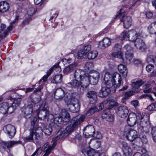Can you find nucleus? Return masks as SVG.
<instances>
[{
    "mask_svg": "<svg viewBox=\"0 0 156 156\" xmlns=\"http://www.w3.org/2000/svg\"><path fill=\"white\" fill-rule=\"evenodd\" d=\"M85 117V115H82L79 118L74 117L71 120L69 121L64 131H63L61 130L58 131L56 134V137L53 138V139L57 140L66 137L78 128L81 123L83 121Z\"/></svg>",
    "mask_w": 156,
    "mask_h": 156,
    "instance_id": "1",
    "label": "nucleus"
},
{
    "mask_svg": "<svg viewBox=\"0 0 156 156\" xmlns=\"http://www.w3.org/2000/svg\"><path fill=\"white\" fill-rule=\"evenodd\" d=\"M131 84L133 90L128 91L126 92L125 94V97L122 98V100H125L128 99L129 97L134 94L135 92H138L140 90V86L144 83V82L142 80L136 79L132 80Z\"/></svg>",
    "mask_w": 156,
    "mask_h": 156,
    "instance_id": "2",
    "label": "nucleus"
},
{
    "mask_svg": "<svg viewBox=\"0 0 156 156\" xmlns=\"http://www.w3.org/2000/svg\"><path fill=\"white\" fill-rule=\"evenodd\" d=\"M111 75L108 74H105L103 80L104 81V85L105 86L102 87L99 91V94L101 97H106L111 92V88L113 87V84L111 82L108 81Z\"/></svg>",
    "mask_w": 156,
    "mask_h": 156,
    "instance_id": "3",
    "label": "nucleus"
},
{
    "mask_svg": "<svg viewBox=\"0 0 156 156\" xmlns=\"http://www.w3.org/2000/svg\"><path fill=\"white\" fill-rule=\"evenodd\" d=\"M56 137V136L52 138L53 140H54L52 144L50 145L49 143L47 142L45 143L42 147V151L44 153V154L43 156H48L49 154L51 153L52 151L55 148L56 144V141L58 140H56L53 139V138Z\"/></svg>",
    "mask_w": 156,
    "mask_h": 156,
    "instance_id": "4",
    "label": "nucleus"
},
{
    "mask_svg": "<svg viewBox=\"0 0 156 156\" xmlns=\"http://www.w3.org/2000/svg\"><path fill=\"white\" fill-rule=\"evenodd\" d=\"M105 74L111 75V76H109L110 78L108 80L111 82L113 84V86H114L115 87H117L120 86L122 80L121 75L119 73H115L112 76L108 73H106Z\"/></svg>",
    "mask_w": 156,
    "mask_h": 156,
    "instance_id": "5",
    "label": "nucleus"
},
{
    "mask_svg": "<svg viewBox=\"0 0 156 156\" xmlns=\"http://www.w3.org/2000/svg\"><path fill=\"white\" fill-rule=\"evenodd\" d=\"M68 107L72 112H77L80 108L78 100L76 98L72 99L70 103L68 104Z\"/></svg>",
    "mask_w": 156,
    "mask_h": 156,
    "instance_id": "6",
    "label": "nucleus"
},
{
    "mask_svg": "<svg viewBox=\"0 0 156 156\" xmlns=\"http://www.w3.org/2000/svg\"><path fill=\"white\" fill-rule=\"evenodd\" d=\"M3 130L10 138L13 137L16 133V130L14 126L10 124L5 126L3 128Z\"/></svg>",
    "mask_w": 156,
    "mask_h": 156,
    "instance_id": "7",
    "label": "nucleus"
},
{
    "mask_svg": "<svg viewBox=\"0 0 156 156\" xmlns=\"http://www.w3.org/2000/svg\"><path fill=\"white\" fill-rule=\"evenodd\" d=\"M90 76L87 74H85L80 80L81 87L82 89L87 88L90 83Z\"/></svg>",
    "mask_w": 156,
    "mask_h": 156,
    "instance_id": "8",
    "label": "nucleus"
},
{
    "mask_svg": "<svg viewBox=\"0 0 156 156\" xmlns=\"http://www.w3.org/2000/svg\"><path fill=\"white\" fill-rule=\"evenodd\" d=\"M33 105L30 104L27 107H23L22 108V111L23 113L24 116L27 118H30L31 116L33 111Z\"/></svg>",
    "mask_w": 156,
    "mask_h": 156,
    "instance_id": "9",
    "label": "nucleus"
},
{
    "mask_svg": "<svg viewBox=\"0 0 156 156\" xmlns=\"http://www.w3.org/2000/svg\"><path fill=\"white\" fill-rule=\"evenodd\" d=\"M141 36V34L137 33L134 30H129L127 33V38L129 40L133 42H135L137 38Z\"/></svg>",
    "mask_w": 156,
    "mask_h": 156,
    "instance_id": "10",
    "label": "nucleus"
},
{
    "mask_svg": "<svg viewBox=\"0 0 156 156\" xmlns=\"http://www.w3.org/2000/svg\"><path fill=\"white\" fill-rule=\"evenodd\" d=\"M129 111L127 108L125 106H121L117 108L116 113L121 118H125L128 115Z\"/></svg>",
    "mask_w": 156,
    "mask_h": 156,
    "instance_id": "11",
    "label": "nucleus"
},
{
    "mask_svg": "<svg viewBox=\"0 0 156 156\" xmlns=\"http://www.w3.org/2000/svg\"><path fill=\"white\" fill-rule=\"evenodd\" d=\"M61 117H58L54 118V122L55 123L59 124L62 121V119L66 118L69 120L70 119V115L69 113L66 111L64 110L62 111L61 113Z\"/></svg>",
    "mask_w": 156,
    "mask_h": 156,
    "instance_id": "12",
    "label": "nucleus"
},
{
    "mask_svg": "<svg viewBox=\"0 0 156 156\" xmlns=\"http://www.w3.org/2000/svg\"><path fill=\"white\" fill-rule=\"evenodd\" d=\"M37 115L39 119L41 120H44L47 118L48 119H50L51 118H52L53 115L50 113V112H45L41 110L37 113Z\"/></svg>",
    "mask_w": 156,
    "mask_h": 156,
    "instance_id": "13",
    "label": "nucleus"
},
{
    "mask_svg": "<svg viewBox=\"0 0 156 156\" xmlns=\"http://www.w3.org/2000/svg\"><path fill=\"white\" fill-rule=\"evenodd\" d=\"M69 84L72 87L77 89V92L79 94H81L84 92L83 89L80 88V81H79L78 80L76 79L73 80L69 83Z\"/></svg>",
    "mask_w": 156,
    "mask_h": 156,
    "instance_id": "14",
    "label": "nucleus"
},
{
    "mask_svg": "<svg viewBox=\"0 0 156 156\" xmlns=\"http://www.w3.org/2000/svg\"><path fill=\"white\" fill-rule=\"evenodd\" d=\"M126 137L128 140L132 141L137 138V133L133 129L129 130L126 133Z\"/></svg>",
    "mask_w": 156,
    "mask_h": 156,
    "instance_id": "15",
    "label": "nucleus"
},
{
    "mask_svg": "<svg viewBox=\"0 0 156 156\" xmlns=\"http://www.w3.org/2000/svg\"><path fill=\"white\" fill-rule=\"evenodd\" d=\"M127 121L128 124L129 126H134L136 124V122L137 121L136 119L135 113H129Z\"/></svg>",
    "mask_w": 156,
    "mask_h": 156,
    "instance_id": "16",
    "label": "nucleus"
},
{
    "mask_svg": "<svg viewBox=\"0 0 156 156\" xmlns=\"http://www.w3.org/2000/svg\"><path fill=\"white\" fill-rule=\"evenodd\" d=\"M125 48L127 50L125 53L126 58L128 59L129 61L130 62L133 57L132 48L129 44H126L125 46Z\"/></svg>",
    "mask_w": 156,
    "mask_h": 156,
    "instance_id": "17",
    "label": "nucleus"
},
{
    "mask_svg": "<svg viewBox=\"0 0 156 156\" xmlns=\"http://www.w3.org/2000/svg\"><path fill=\"white\" fill-rule=\"evenodd\" d=\"M31 130H33L34 135V138L36 140H38L41 136L43 134V131L41 128L40 127H35L33 126V128H30Z\"/></svg>",
    "mask_w": 156,
    "mask_h": 156,
    "instance_id": "18",
    "label": "nucleus"
},
{
    "mask_svg": "<svg viewBox=\"0 0 156 156\" xmlns=\"http://www.w3.org/2000/svg\"><path fill=\"white\" fill-rule=\"evenodd\" d=\"M94 133V127L91 125L86 126L83 129V134L86 136H93Z\"/></svg>",
    "mask_w": 156,
    "mask_h": 156,
    "instance_id": "19",
    "label": "nucleus"
},
{
    "mask_svg": "<svg viewBox=\"0 0 156 156\" xmlns=\"http://www.w3.org/2000/svg\"><path fill=\"white\" fill-rule=\"evenodd\" d=\"M111 44L110 39L108 37L105 38L99 43V47L100 48L104 49L108 47Z\"/></svg>",
    "mask_w": 156,
    "mask_h": 156,
    "instance_id": "20",
    "label": "nucleus"
},
{
    "mask_svg": "<svg viewBox=\"0 0 156 156\" xmlns=\"http://www.w3.org/2000/svg\"><path fill=\"white\" fill-rule=\"evenodd\" d=\"M120 20L123 22V26L126 29L129 28L131 25L132 20L131 16H124Z\"/></svg>",
    "mask_w": 156,
    "mask_h": 156,
    "instance_id": "21",
    "label": "nucleus"
},
{
    "mask_svg": "<svg viewBox=\"0 0 156 156\" xmlns=\"http://www.w3.org/2000/svg\"><path fill=\"white\" fill-rule=\"evenodd\" d=\"M87 96L90 99V101L94 103L96 102L97 101V93L94 91L90 90L87 92L86 94Z\"/></svg>",
    "mask_w": 156,
    "mask_h": 156,
    "instance_id": "22",
    "label": "nucleus"
},
{
    "mask_svg": "<svg viewBox=\"0 0 156 156\" xmlns=\"http://www.w3.org/2000/svg\"><path fill=\"white\" fill-rule=\"evenodd\" d=\"M100 74L98 72L95 71L93 72L91 76V78H90V81L92 84H96L99 79Z\"/></svg>",
    "mask_w": 156,
    "mask_h": 156,
    "instance_id": "23",
    "label": "nucleus"
},
{
    "mask_svg": "<svg viewBox=\"0 0 156 156\" xmlns=\"http://www.w3.org/2000/svg\"><path fill=\"white\" fill-rule=\"evenodd\" d=\"M135 42V45L137 48H139L140 50H144L145 43L142 39L138 37Z\"/></svg>",
    "mask_w": 156,
    "mask_h": 156,
    "instance_id": "24",
    "label": "nucleus"
},
{
    "mask_svg": "<svg viewBox=\"0 0 156 156\" xmlns=\"http://www.w3.org/2000/svg\"><path fill=\"white\" fill-rule=\"evenodd\" d=\"M54 94L55 98L57 99H62L64 96V91L62 89H57Z\"/></svg>",
    "mask_w": 156,
    "mask_h": 156,
    "instance_id": "25",
    "label": "nucleus"
},
{
    "mask_svg": "<svg viewBox=\"0 0 156 156\" xmlns=\"http://www.w3.org/2000/svg\"><path fill=\"white\" fill-rule=\"evenodd\" d=\"M9 107V104L8 102H3L0 103V112L4 114L7 113Z\"/></svg>",
    "mask_w": 156,
    "mask_h": 156,
    "instance_id": "26",
    "label": "nucleus"
},
{
    "mask_svg": "<svg viewBox=\"0 0 156 156\" xmlns=\"http://www.w3.org/2000/svg\"><path fill=\"white\" fill-rule=\"evenodd\" d=\"M9 8V5L7 2L3 1L0 2V12H6L8 10Z\"/></svg>",
    "mask_w": 156,
    "mask_h": 156,
    "instance_id": "27",
    "label": "nucleus"
},
{
    "mask_svg": "<svg viewBox=\"0 0 156 156\" xmlns=\"http://www.w3.org/2000/svg\"><path fill=\"white\" fill-rule=\"evenodd\" d=\"M77 66V63H74L67 66L63 70L64 73L67 74L75 69Z\"/></svg>",
    "mask_w": 156,
    "mask_h": 156,
    "instance_id": "28",
    "label": "nucleus"
},
{
    "mask_svg": "<svg viewBox=\"0 0 156 156\" xmlns=\"http://www.w3.org/2000/svg\"><path fill=\"white\" fill-rule=\"evenodd\" d=\"M84 74L83 71L81 70H76L74 73V77L75 79L80 80Z\"/></svg>",
    "mask_w": 156,
    "mask_h": 156,
    "instance_id": "29",
    "label": "nucleus"
},
{
    "mask_svg": "<svg viewBox=\"0 0 156 156\" xmlns=\"http://www.w3.org/2000/svg\"><path fill=\"white\" fill-rule=\"evenodd\" d=\"M62 75L61 74H57L54 76L51 80V82L53 83L57 84L61 83L62 80Z\"/></svg>",
    "mask_w": 156,
    "mask_h": 156,
    "instance_id": "30",
    "label": "nucleus"
},
{
    "mask_svg": "<svg viewBox=\"0 0 156 156\" xmlns=\"http://www.w3.org/2000/svg\"><path fill=\"white\" fill-rule=\"evenodd\" d=\"M118 69L124 77L126 76L128 73L126 68L123 65L120 64L118 66Z\"/></svg>",
    "mask_w": 156,
    "mask_h": 156,
    "instance_id": "31",
    "label": "nucleus"
},
{
    "mask_svg": "<svg viewBox=\"0 0 156 156\" xmlns=\"http://www.w3.org/2000/svg\"><path fill=\"white\" fill-rule=\"evenodd\" d=\"M122 149L125 154H128L129 156L130 155L131 150L128 144L126 142H123L122 144Z\"/></svg>",
    "mask_w": 156,
    "mask_h": 156,
    "instance_id": "32",
    "label": "nucleus"
},
{
    "mask_svg": "<svg viewBox=\"0 0 156 156\" xmlns=\"http://www.w3.org/2000/svg\"><path fill=\"white\" fill-rule=\"evenodd\" d=\"M59 67L58 64H57L54 66L52 68L49 69L47 71L46 75H44L42 78L44 82L46 81L48 77L50 75L54 69Z\"/></svg>",
    "mask_w": 156,
    "mask_h": 156,
    "instance_id": "33",
    "label": "nucleus"
},
{
    "mask_svg": "<svg viewBox=\"0 0 156 156\" xmlns=\"http://www.w3.org/2000/svg\"><path fill=\"white\" fill-rule=\"evenodd\" d=\"M148 29L151 34L156 35V22L152 23L148 27Z\"/></svg>",
    "mask_w": 156,
    "mask_h": 156,
    "instance_id": "34",
    "label": "nucleus"
},
{
    "mask_svg": "<svg viewBox=\"0 0 156 156\" xmlns=\"http://www.w3.org/2000/svg\"><path fill=\"white\" fill-rule=\"evenodd\" d=\"M10 98L11 100H12V101H13L12 100H13V101L12 104V106L13 107H14L15 109H16V107H18L20 105L21 102V98H17L13 99L11 97H10Z\"/></svg>",
    "mask_w": 156,
    "mask_h": 156,
    "instance_id": "35",
    "label": "nucleus"
},
{
    "mask_svg": "<svg viewBox=\"0 0 156 156\" xmlns=\"http://www.w3.org/2000/svg\"><path fill=\"white\" fill-rule=\"evenodd\" d=\"M34 135L33 130H30L29 135L24 138V140L25 142L32 141L33 140V136Z\"/></svg>",
    "mask_w": 156,
    "mask_h": 156,
    "instance_id": "36",
    "label": "nucleus"
},
{
    "mask_svg": "<svg viewBox=\"0 0 156 156\" xmlns=\"http://www.w3.org/2000/svg\"><path fill=\"white\" fill-rule=\"evenodd\" d=\"M98 54V53L96 51H90L88 54L87 57L89 59H93L97 56Z\"/></svg>",
    "mask_w": 156,
    "mask_h": 156,
    "instance_id": "37",
    "label": "nucleus"
},
{
    "mask_svg": "<svg viewBox=\"0 0 156 156\" xmlns=\"http://www.w3.org/2000/svg\"><path fill=\"white\" fill-rule=\"evenodd\" d=\"M112 55L114 57L117 58L121 59L122 58L123 54L121 51H117L112 53Z\"/></svg>",
    "mask_w": 156,
    "mask_h": 156,
    "instance_id": "38",
    "label": "nucleus"
},
{
    "mask_svg": "<svg viewBox=\"0 0 156 156\" xmlns=\"http://www.w3.org/2000/svg\"><path fill=\"white\" fill-rule=\"evenodd\" d=\"M44 132L47 135H50L52 132V127L51 125L46 126L44 128Z\"/></svg>",
    "mask_w": 156,
    "mask_h": 156,
    "instance_id": "39",
    "label": "nucleus"
},
{
    "mask_svg": "<svg viewBox=\"0 0 156 156\" xmlns=\"http://www.w3.org/2000/svg\"><path fill=\"white\" fill-rule=\"evenodd\" d=\"M41 110L45 111V112H50L49 108L48 105L45 103H44L40 106Z\"/></svg>",
    "mask_w": 156,
    "mask_h": 156,
    "instance_id": "40",
    "label": "nucleus"
},
{
    "mask_svg": "<svg viewBox=\"0 0 156 156\" xmlns=\"http://www.w3.org/2000/svg\"><path fill=\"white\" fill-rule=\"evenodd\" d=\"M151 85L149 83H147L143 86V91L144 93H149L151 90V88H150Z\"/></svg>",
    "mask_w": 156,
    "mask_h": 156,
    "instance_id": "41",
    "label": "nucleus"
},
{
    "mask_svg": "<svg viewBox=\"0 0 156 156\" xmlns=\"http://www.w3.org/2000/svg\"><path fill=\"white\" fill-rule=\"evenodd\" d=\"M97 111H98V108L95 107L90 108L87 111L86 114L88 115H90L94 114L95 112Z\"/></svg>",
    "mask_w": 156,
    "mask_h": 156,
    "instance_id": "42",
    "label": "nucleus"
},
{
    "mask_svg": "<svg viewBox=\"0 0 156 156\" xmlns=\"http://www.w3.org/2000/svg\"><path fill=\"white\" fill-rule=\"evenodd\" d=\"M20 141H12L8 142V148H11L14 145H16L21 143Z\"/></svg>",
    "mask_w": 156,
    "mask_h": 156,
    "instance_id": "43",
    "label": "nucleus"
},
{
    "mask_svg": "<svg viewBox=\"0 0 156 156\" xmlns=\"http://www.w3.org/2000/svg\"><path fill=\"white\" fill-rule=\"evenodd\" d=\"M86 54V52H85L84 51H83V50H81L78 52L76 55V57L78 59H80L83 57V56L85 55Z\"/></svg>",
    "mask_w": 156,
    "mask_h": 156,
    "instance_id": "44",
    "label": "nucleus"
},
{
    "mask_svg": "<svg viewBox=\"0 0 156 156\" xmlns=\"http://www.w3.org/2000/svg\"><path fill=\"white\" fill-rule=\"evenodd\" d=\"M88 156H100L99 153L95 152L94 150H90L87 153Z\"/></svg>",
    "mask_w": 156,
    "mask_h": 156,
    "instance_id": "45",
    "label": "nucleus"
},
{
    "mask_svg": "<svg viewBox=\"0 0 156 156\" xmlns=\"http://www.w3.org/2000/svg\"><path fill=\"white\" fill-rule=\"evenodd\" d=\"M151 134L153 140L156 142V127H153L151 128Z\"/></svg>",
    "mask_w": 156,
    "mask_h": 156,
    "instance_id": "46",
    "label": "nucleus"
},
{
    "mask_svg": "<svg viewBox=\"0 0 156 156\" xmlns=\"http://www.w3.org/2000/svg\"><path fill=\"white\" fill-rule=\"evenodd\" d=\"M124 12H125L124 10L122 9H121L119 12L116 16V18H117L119 17L120 20H121L123 19V17L125 16L123 14Z\"/></svg>",
    "mask_w": 156,
    "mask_h": 156,
    "instance_id": "47",
    "label": "nucleus"
},
{
    "mask_svg": "<svg viewBox=\"0 0 156 156\" xmlns=\"http://www.w3.org/2000/svg\"><path fill=\"white\" fill-rule=\"evenodd\" d=\"M36 9L32 7H30L28 9L27 13L28 15L30 16H32L36 12Z\"/></svg>",
    "mask_w": 156,
    "mask_h": 156,
    "instance_id": "48",
    "label": "nucleus"
},
{
    "mask_svg": "<svg viewBox=\"0 0 156 156\" xmlns=\"http://www.w3.org/2000/svg\"><path fill=\"white\" fill-rule=\"evenodd\" d=\"M147 109L149 111H156V102L153 103L149 105Z\"/></svg>",
    "mask_w": 156,
    "mask_h": 156,
    "instance_id": "49",
    "label": "nucleus"
},
{
    "mask_svg": "<svg viewBox=\"0 0 156 156\" xmlns=\"http://www.w3.org/2000/svg\"><path fill=\"white\" fill-rule=\"evenodd\" d=\"M136 115V119L138 121V120H142L143 118V116L142 115V113L141 112H136V113L135 114Z\"/></svg>",
    "mask_w": 156,
    "mask_h": 156,
    "instance_id": "50",
    "label": "nucleus"
},
{
    "mask_svg": "<svg viewBox=\"0 0 156 156\" xmlns=\"http://www.w3.org/2000/svg\"><path fill=\"white\" fill-rule=\"evenodd\" d=\"M121 45L119 43L115 44L114 47V49L115 51H121Z\"/></svg>",
    "mask_w": 156,
    "mask_h": 156,
    "instance_id": "51",
    "label": "nucleus"
},
{
    "mask_svg": "<svg viewBox=\"0 0 156 156\" xmlns=\"http://www.w3.org/2000/svg\"><path fill=\"white\" fill-rule=\"evenodd\" d=\"M139 141H141L142 143L146 144L147 142V140L145 136H144L138 139Z\"/></svg>",
    "mask_w": 156,
    "mask_h": 156,
    "instance_id": "52",
    "label": "nucleus"
},
{
    "mask_svg": "<svg viewBox=\"0 0 156 156\" xmlns=\"http://www.w3.org/2000/svg\"><path fill=\"white\" fill-rule=\"evenodd\" d=\"M118 104V103L115 101H111L109 103L108 108L109 109L112 108L117 106Z\"/></svg>",
    "mask_w": 156,
    "mask_h": 156,
    "instance_id": "53",
    "label": "nucleus"
},
{
    "mask_svg": "<svg viewBox=\"0 0 156 156\" xmlns=\"http://www.w3.org/2000/svg\"><path fill=\"white\" fill-rule=\"evenodd\" d=\"M127 37V33L126 31H123L122 32L120 36V37L122 40H123Z\"/></svg>",
    "mask_w": 156,
    "mask_h": 156,
    "instance_id": "54",
    "label": "nucleus"
},
{
    "mask_svg": "<svg viewBox=\"0 0 156 156\" xmlns=\"http://www.w3.org/2000/svg\"><path fill=\"white\" fill-rule=\"evenodd\" d=\"M154 56L153 55H150L147 59V61L148 63H153L154 59Z\"/></svg>",
    "mask_w": 156,
    "mask_h": 156,
    "instance_id": "55",
    "label": "nucleus"
},
{
    "mask_svg": "<svg viewBox=\"0 0 156 156\" xmlns=\"http://www.w3.org/2000/svg\"><path fill=\"white\" fill-rule=\"evenodd\" d=\"M133 63L134 64L138 66H142L141 61L139 59H135L134 60Z\"/></svg>",
    "mask_w": 156,
    "mask_h": 156,
    "instance_id": "56",
    "label": "nucleus"
},
{
    "mask_svg": "<svg viewBox=\"0 0 156 156\" xmlns=\"http://www.w3.org/2000/svg\"><path fill=\"white\" fill-rule=\"evenodd\" d=\"M131 104L135 108H136L139 105V101L137 100H133L131 102Z\"/></svg>",
    "mask_w": 156,
    "mask_h": 156,
    "instance_id": "57",
    "label": "nucleus"
},
{
    "mask_svg": "<svg viewBox=\"0 0 156 156\" xmlns=\"http://www.w3.org/2000/svg\"><path fill=\"white\" fill-rule=\"evenodd\" d=\"M86 66L89 69H90L94 67V64L92 62H88L86 63Z\"/></svg>",
    "mask_w": 156,
    "mask_h": 156,
    "instance_id": "58",
    "label": "nucleus"
},
{
    "mask_svg": "<svg viewBox=\"0 0 156 156\" xmlns=\"http://www.w3.org/2000/svg\"><path fill=\"white\" fill-rule=\"evenodd\" d=\"M33 103L35 104L38 103L40 100V97L38 96V97H34L33 99H31Z\"/></svg>",
    "mask_w": 156,
    "mask_h": 156,
    "instance_id": "59",
    "label": "nucleus"
},
{
    "mask_svg": "<svg viewBox=\"0 0 156 156\" xmlns=\"http://www.w3.org/2000/svg\"><path fill=\"white\" fill-rule=\"evenodd\" d=\"M114 116L111 114H108V116L107 117L106 120L109 122H112L114 120Z\"/></svg>",
    "mask_w": 156,
    "mask_h": 156,
    "instance_id": "60",
    "label": "nucleus"
},
{
    "mask_svg": "<svg viewBox=\"0 0 156 156\" xmlns=\"http://www.w3.org/2000/svg\"><path fill=\"white\" fill-rule=\"evenodd\" d=\"M15 109H16L14 108V107H13L12 105L10 106L9 105V108L7 113L11 114L12 113Z\"/></svg>",
    "mask_w": 156,
    "mask_h": 156,
    "instance_id": "61",
    "label": "nucleus"
},
{
    "mask_svg": "<svg viewBox=\"0 0 156 156\" xmlns=\"http://www.w3.org/2000/svg\"><path fill=\"white\" fill-rule=\"evenodd\" d=\"M91 46L90 45H88L85 46L84 49L83 50L85 52H86V54L91 49Z\"/></svg>",
    "mask_w": 156,
    "mask_h": 156,
    "instance_id": "62",
    "label": "nucleus"
},
{
    "mask_svg": "<svg viewBox=\"0 0 156 156\" xmlns=\"http://www.w3.org/2000/svg\"><path fill=\"white\" fill-rule=\"evenodd\" d=\"M34 3L36 5H39L40 6H41L43 3L42 0H34Z\"/></svg>",
    "mask_w": 156,
    "mask_h": 156,
    "instance_id": "63",
    "label": "nucleus"
},
{
    "mask_svg": "<svg viewBox=\"0 0 156 156\" xmlns=\"http://www.w3.org/2000/svg\"><path fill=\"white\" fill-rule=\"evenodd\" d=\"M154 67L151 65H149L146 67L147 71L149 72L151 71L153 69Z\"/></svg>",
    "mask_w": 156,
    "mask_h": 156,
    "instance_id": "64",
    "label": "nucleus"
}]
</instances>
